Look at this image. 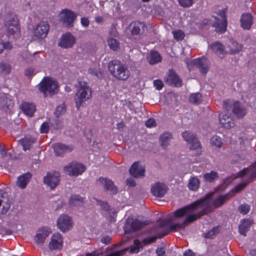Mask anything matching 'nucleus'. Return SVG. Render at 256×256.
<instances>
[{
	"instance_id": "1",
	"label": "nucleus",
	"mask_w": 256,
	"mask_h": 256,
	"mask_svg": "<svg viewBox=\"0 0 256 256\" xmlns=\"http://www.w3.org/2000/svg\"><path fill=\"white\" fill-rule=\"evenodd\" d=\"M212 203L211 196H206L204 198L177 210L174 213L175 218H180L184 216H186V218L182 222L172 224L170 230L171 231H176L178 230L184 229L185 227L210 212Z\"/></svg>"
},
{
	"instance_id": "2",
	"label": "nucleus",
	"mask_w": 256,
	"mask_h": 256,
	"mask_svg": "<svg viewBox=\"0 0 256 256\" xmlns=\"http://www.w3.org/2000/svg\"><path fill=\"white\" fill-rule=\"evenodd\" d=\"M108 68L110 74L118 80H126L130 76V72L127 66L120 61H110L108 64Z\"/></svg>"
},
{
	"instance_id": "3",
	"label": "nucleus",
	"mask_w": 256,
	"mask_h": 256,
	"mask_svg": "<svg viewBox=\"0 0 256 256\" xmlns=\"http://www.w3.org/2000/svg\"><path fill=\"white\" fill-rule=\"evenodd\" d=\"M78 90L76 94L74 100L78 110L82 106L84 102L88 100L92 96V90L86 82L78 83Z\"/></svg>"
},
{
	"instance_id": "4",
	"label": "nucleus",
	"mask_w": 256,
	"mask_h": 256,
	"mask_svg": "<svg viewBox=\"0 0 256 256\" xmlns=\"http://www.w3.org/2000/svg\"><path fill=\"white\" fill-rule=\"evenodd\" d=\"M40 90L44 96H52L57 94L58 91V85L56 81L48 77H44L38 84Z\"/></svg>"
},
{
	"instance_id": "5",
	"label": "nucleus",
	"mask_w": 256,
	"mask_h": 256,
	"mask_svg": "<svg viewBox=\"0 0 256 256\" xmlns=\"http://www.w3.org/2000/svg\"><path fill=\"white\" fill-rule=\"evenodd\" d=\"M223 108L228 114L231 112L238 118H244L246 114V110L238 101L227 100L223 102Z\"/></svg>"
},
{
	"instance_id": "6",
	"label": "nucleus",
	"mask_w": 256,
	"mask_h": 256,
	"mask_svg": "<svg viewBox=\"0 0 256 256\" xmlns=\"http://www.w3.org/2000/svg\"><path fill=\"white\" fill-rule=\"evenodd\" d=\"M4 28L8 36L20 34V26L18 18L16 16H14L6 20Z\"/></svg>"
},
{
	"instance_id": "7",
	"label": "nucleus",
	"mask_w": 256,
	"mask_h": 256,
	"mask_svg": "<svg viewBox=\"0 0 256 256\" xmlns=\"http://www.w3.org/2000/svg\"><path fill=\"white\" fill-rule=\"evenodd\" d=\"M131 35L135 39L144 36L147 30V26L144 22L138 20L132 22L128 26Z\"/></svg>"
},
{
	"instance_id": "8",
	"label": "nucleus",
	"mask_w": 256,
	"mask_h": 256,
	"mask_svg": "<svg viewBox=\"0 0 256 256\" xmlns=\"http://www.w3.org/2000/svg\"><path fill=\"white\" fill-rule=\"evenodd\" d=\"M49 30V24L46 22L42 21L34 27L32 34L37 39H43L46 38Z\"/></svg>"
},
{
	"instance_id": "9",
	"label": "nucleus",
	"mask_w": 256,
	"mask_h": 256,
	"mask_svg": "<svg viewBox=\"0 0 256 256\" xmlns=\"http://www.w3.org/2000/svg\"><path fill=\"white\" fill-rule=\"evenodd\" d=\"M86 170L85 166L76 162H72L64 167V172L71 176H78Z\"/></svg>"
},
{
	"instance_id": "10",
	"label": "nucleus",
	"mask_w": 256,
	"mask_h": 256,
	"mask_svg": "<svg viewBox=\"0 0 256 256\" xmlns=\"http://www.w3.org/2000/svg\"><path fill=\"white\" fill-rule=\"evenodd\" d=\"M60 20L64 25L67 28H72L74 22L76 18V15L72 10L65 9L60 13Z\"/></svg>"
},
{
	"instance_id": "11",
	"label": "nucleus",
	"mask_w": 256,
	"mask_h": 256,
	"mask_svg": "<svg viewBox=\"0 0 256 256\" xmlns=\"http://www.w3.org/2000/svg\"><path fill=\"white\" fill-rule=\"evenodd\" d=\"M57 226L62 232H67L72 227V220L68 216L61 214L57 220Z\"/></svg>"
},
{
	"instance_id": "12",
	"label": "nucleus",
	"mask_w": 256,
	"mask_h": 256,
	"mask_svg": "<svg viewBox=\"0 0 256 256\" xmlns=\"http://www.w3.org/2000/svg\"><path fill=\"white\" fill-rule=\"evenodd\" d=\"M145 226L144 222H140L137 219L128 218L126 222L124 230L126 233L130 234L142 229Z\"/></svg>"
},
{
	"instance_id": "13",
	"label": "nucleus",
	"mask_w": 256,
	"mask_h": 256,
	"mask_svg": "<svg viewBox=\"0 0 256 256\" xmlns=\"http://www.w3.org/2000/svg\"><path fill=\"white\" fill-rule=\"evenodd\" d=\"M184 139L190 146V149L191 150H197L200 147V144L196 136L188 131H185L182 134Z\"/></svg>"
},
{
	"instance_id": "14",
	"label": "nucleus",
	"mask_w": 256,
	"mask_h": 256,
	"mask_svg": "<svg viewBox=\"0 0 256 256\" xmlns=\"http://www.w3.org/2000/svg\"><path fill=\"white\" fill-rule=\"evenodd\" d=\"M165 81L168 85L172 86L181 87L182 85V80L173 70H169L168 76Z\"/></svg>"
},
{
	"instance_id": "15",
	"label": "nucleus",
	"mask_w": 256,
	"mask_h": 256,
	"mask_svg": "<svg viewBox=\"0 0 256 256\" xmlns=\"http://www.w3.org/2000/svg\"><path fill=\"white\" fill-rule=\"evenodd\" d=\"M168 188L164 183L156 182L152 186L151 192L155 196L162 198L166 193Z\"/></svg>"
},
{
	"instance_id": "16",
	"label": "nucleus",
	"mask_w": 256,
	"mask_h": 256,
	"mask_svg": "<svg viewBox=\"0 0 256 256\" xmlns=\"http://www.w3.org/2000/svg\"><path fill=\"white\" fill-rule=\"evenodd\" d=\"M60 174L58 173L54 174L48 173L47 175L44 178V182L49 186L51 189H54L60 182Z\"/></svg>"
},
{
	"instance_id": "17",
	"label": "nucleus",
	"mask_w": 256,
	"mask_h": 256,
	"mask_svg": "<svg viewBox=\"0 0 256 256\" xmlns=\"http://www.w3.org/2000/svg\"><path fill=\"white\" fill-rule=\"evenodd\" d=\"M98 182L106 190L110 192L112 194H116L118 192L117 187L114 185L113 182L111 180L106 178H100L98 180Z\"/></svg>"
},
{
	"instance_id": "18",
	"label": "nucleus",
	"mask_w": 256,
	"mask_h": 256,
	"mask_svg": "<svg viewBox=\"0 0 256 256\" xmlns=\"http://www.w3.org/2000/svg\"><path fill=\"white\" fill-rule=\"evenodd\" d=\"M75 42L74 37L70 34L66 33L62 36L58 45L62 48H67L72 47Z\"/></svg>"
},
{
	"instance_id": "19",
	"label": "nucleus",
	"mask_w": 256,
	"mask_h": 256,
	"mask_svg": "<svg viewBox=\"0 0 256 256\" xmlns=\"http://www.w3.org/2000/svg\"><path fill=\"white\" fill-rule=\"evenodd\" d=\"M242 48V46L234 40H230L227 46L225 47V52L230 54H234L239 52Z\"/></svg>"
},
{
	"instance_id": "20",
	"label": "nucleus",
	"mask_w": 256,
	"mask_h": 256,
	"mask_svg": "<svg viewBox=\"0 0 256 256\" xmlns=\"http://www.w3.org/2000/svg\"><path fill=\"white\" fill-rule=\"evenodd\" d=\"M218 14L222 17V20H218L214 24V26L216 32L222 34L225 32L227 27L226 16L224 11H220Z\"/></svg>"
},
{
	"instance_id": "21",
	"label": "nucleus",
	"mask_w": 256,
	"mask_h": 256,
	"mask_svg": "<svg viewBox=\"0 0 256 256\" xmlns=\"http://www.w3.org/2000/svg\"><path fill=\"white\" fill-rule=\"evenodd\" d=\"M130 173L134 178L144 176L145 170L140 162H134L129 170Z\"/></svg>"
},
{
	"instance_id": "22",
	"label": "nucleus",
	"mask_w": 256,
	"mask_h": 256,
	"mask_svg": "<svg viewBox=\"0 0 256 256\" xmlns=\"http://www.w3.org/2000/svg\"><path fill=\"white\" fill-rule=\"evenodd\" d=\"M50 231L48 228L40 229L34 237L35 242L38 245H42L44 242L45 239L50 234Z\"/></svg>"
},
{
	"instance_id": "23",
	"label": "nucleus",
	"mask_w": 256,
	"mask_h": 256,
	"mask_svg": "<svg viewBox=\"0 0 256 256\" xmlns=\"http://www.w3.org/2000/svg\"><path fill=\"white\" fill-rule=\"evenodd\" d=\"M54 153L56 156H62L64 154L70 152L73 148L70 146H67L61 143L55 144L53 145Z\"/></svg>"
},
{
	"instance_id": "24",
	"label": "nucleus",
	"mask_w": 256,
	"mask_h": 256,
	"mask_svg": "<svg viewBox=\"0 0 256 256\" xmlns=\"http://www.w3.org/2000/svg\"><path fill=\"white\" fill-rule=\"evenodd\" d=\"M228 114H221L219 116V120L222 127L229 129L234 126V120Z\"/></svg>"
},
{
	"instance_id": "25",
	"label": "nucleus",
	"mask_w": 256,
	"mask_h": 256,
	"mask_svg": "<svg viewBox=\"0 0 256 256\" xmlns=\"http://www.w3.org/2000/svg\"><path fill=\"white\" fill-rule=\"evenodd\" d=\"M62 246V240L60 234H54L51 238L49 243V248L50 250H60Z\"/></svg>"
},
{
	"instance_id": "26",
	"label": "nucleus",
	"mask_w": 256,
	"mask_h": 256,
	"mask_svg": "<svg viewBox=\"0 0 256 256\" xmlns=\"http://www.w3.org/2000/svg\"><path fill=\"white\" fill-rule=\"evenodd\" d=\"M192 64L200 68V72L204 74H206L208 71V60L204 57L200 58L194 60Z\"/></svg>"
},
{
	"instance_id": "27",
	"label": "nucleus",
	"mask_w": 256,
	"mask_h": 256,
	"mask_svg": "<svg viewBox=\"0 0 256 256\" xmlns=\"http://www.w3.org/2000/svg\"><path fill=\"white\" fill-rule=\"evenodd\" d=\"M241 26L244 30H250L253 24V17L250 13L242 14L240 20Z\"/></svg>"
},
{
	"instance_id": "28",
	"label": "nucleus",
	"mask_w": 256,
	"mask_h": 256,
	"mask_svg": "<svg viewBox=\"0 0 256 256\" xmlns=\"http://www.w3.org/2000/svg\"><path fill=\"white\" fill-rule=\"evenodd\" d=\"M32 174L27 172L19 176L17 178L16 186L21 189H24L31 179Z\"/></svg>"
},
{
	"instance_id": "29",
	"label": "nucleus",
	"mask_w": 256,
	"mask_h": 256,
	"mask_svg": "<svg viewBox=\"0 0 256 256\" xmlns=\"http://www.w3.org/2000/svg\"><path fill=\"white\" fill-rule=\"evenodd\" d=\"M253 224L252 220L248 218L242 220L238 226V232L241 235L244 236L249 230L250 228Z\"/></svg>"
},
{
	"instance_id": "30",
	"label": "nucleus",
	"mask_w": 256,
	"mask_h": 256,
	"mask_svg": "<svg viewBox=\"0 0 256 256\" xmlns=\"http://www.w3.org/2000/svg\"><path fill=\"white\" fill-rule=\"evenodd\" d=\"M248 172H250V176L247 180V183L252 181L253 178L256 176V162L250 166V169L248 168L243 169L238 172V175L239 176L242 177L244 176Z\"/></svg>"
},
{
	"instance_id": "31",
	"label": "nucleus",
	"mask_w": 256,
	"mask_h": 256,
	"mask_svg": "<svg viewBox=\"0 0 256 256\" xmlns=\"http://www.w3.org/2000/svg\"><path fill=\"white\" fill-rule=\"evenodd\" d=\"M84 204V198L78 194H72L70 200V204L72 206L80 208Z\"/></svg>"
},
{
	"instance_id": "32",
	"label": "nucleus",
	"mask_w": 256,
	"mask_h": 256,
	"mask_svg": "<svg viewBox=\"0 0 256 256\" xmlns=\"http://www.w3.org/2000/svg\"><path fill=\"white\" fill-rule=\"evenodd\" d=\"M36 138L31 136H27L18 140V142L22 146L23 150H26L30 148V146L36 142Z\"/></svg>"
},
{
	"instance_id": "33",
	"label": "nucleus",
	"mask_w": 256,
	"mask_h": 256,
	"mask_svg": "<svg viewBox=\"0 0 256 256\" xmlns=\"http://www.w3.org/2000/svg\"><path fill=\"white\" fill-rule=\"evenodd\" d=\"M210 48L213 52L220 57H223L225 52V48L223 44L218 42L212 43Z\"/></svg>"
},
{
	"instance_id": "34",
	"label": "nucleus",
	"mask_w": 256,
	"mask_h": 256,
	"mask_svg": "<svg viewBox=\"0 0 256 256\" xmlns=\"http://www.w3.org/2000/svg\"><path fill=\"white\" fill-rule=\"evenodd\" d=\"M232 196H233V195L230 194V192L220 196L213 201V204L215 208L220 207Z\"/></svg>"
},
{
	"instance_id": "35",
	"label": "nucleus",
	"mask_w": 256,
	"mask_h": 256,
	"mask_svg": "<svg viewBox=\"0 0 256 256\" xmlns=\"http://www.w3.org/2000/svg\"><path fill=\"white\" fill-rule=\"evenodd\" d=\"M22 109L23 112L28 116L32 117L36 109L32 104L24 103L22 104Z\"/></svg>"
},
{
	"instance_id": "36",
	"label": "nucleus",
	"mask_w": 256,
	"mask_h": 256,
	"mask_svg": "<svg viewBox=\"0 0 256 256\" xmlns=\"http://www.w3.org/2000/svg\"><path fill=\"white\" fill-rule=\"evenodd\" d=\"M147 59L150 64H154L162 60V56L158 52L152 50L148 56Z\"/></svg>"
},
{
	"instance_id": "37",
	"label": "nucleus",
	"mask_w": 256,
	"mask_h": 256,
	"mask_svg": "<svg viewBox=\"0 0 256 256\" xmlns=\"http://www.w3.org/2000/svg\"><path fill=\"white\" fill-rule=\"evenodd\" d=\"M200 185V180L196 176H192L188 180V187L190 190L196 191L198 189Z\"/></svg>"
},
{
	"instance_id": "38",
	"label": "nucleus",
	"mask_w": 256,
	"mask_h": 256,
	"mask_svg": "<svg viewBox=\"0 0 256 256\" xmlns=\"http://www.w3.org/2000/svg\"><path fill=\"white\" fill-rule=\"evenodd\" d=\"M172 138V135L169 132L163 133L160 138V144L162 147L166 148L170 144V140Z\"/></svg>"
},
{
	"instance_id": "39",
	"label": "nucleus",
	"mask_w": 256,
	"mask_h": 256,
	"mask_svg": "<svg viewBox=\"0 0 256 256\" xmlns=\"http://www.w3.org/2000/svg\"><path fill=\"white\" fill-rule=\"evenodd\" d=\"M204 180L208 182H213L218 178V176L217 172L211 171L210 172H206L204 174Z\"/></svg>"
},
{
	"instance_id": "40",
	"label": "nucleus",
	"mask_w": 256,
	"mask_h": 256,
	"mask_svg": "<svg viewBox=\"0 0 256 256\" xmlns=\"http://www.w3.org/2000/svg\"><path fill=\"white\" fill-rule=\"evenodd\" d=\"M11 70V66L8 62H0V73L6 75L10 74Z\"/></svg>"
},
{
	"instance_id": "41",
	"label": "nucleus",
	"mask_w": 256,
	"mask_h": 256,
	"mask_svg": "<svg viewBox=\"0 0 256 256\" xmlns=\"http://www.w3.org/2000/svg\"><path fill=\"white\" fill-rule=\"evenodd\" d=\"M202 94L199 92L192 94L189 98V101L195 104H198L202 102Z\"/></svg>"
},
{
	"instance_id": "42",
	"label": "nucleus",
	"mask_w": 256,
	"mask_h": 256,
	"mask_svg": "<svg viewBox=\"0 0 256 256\" xmlns=\"http://www.w3.org/2000/svg\"><path fill=\"white\" fill-rule=\"evenodd\" d=\"M219 233V228L218 226L214 227L211 230L205 234V238H214L216 235Z\"/></svg>"
},
{
	"instance_id": "43",
	"label": "nucleus",
	"mask_w": 256,
	"mask_h": 256,
	"mask_svg": "<svg viewBox=\"0 0 256 256\" xmlns=\"http://www.w3.org/2000/svg\"><path fill=\"white\" fill-rule=\"evenodd\" d=\"M108 43L110 48L114 50H116L118 48L119 42L116 39L112 38H109L108 40Z\"/></svg>"
},
{
	"instance_id": "44",
	"label": "nucleus",
	"mask_w": 256,
	"mask_h": 256,
	"mask_svg": "<svg viewBox=\"0 0 256 256\" xmlns=\"http://www.w3.org/2000/svg\"><path fill=\"white\" fill-rule=\"evenodd\" d=\"M212 144L218 148H220L222 146V142L220 137L217 136H213L210 139Z\"/></svg>"
},
{
	"instance_id": "45",
	"label": "nucleus",
	"mask_w": 256,
	"mask_h": 256,
	"mask_svg": "<svg viewBox=\"0 0 256 256\" xmlns=\"http://www.w3.org/2000/svg\"><path fill=\"white\" fill-rule=\"evenodd\" d=\"M246 185V183H241L238 184L234 188H232L229 192H230V194H234L236 193L240 192L243 190Z\"/></svg>"
},
{
	"instance_id": "46",
	"label": "nucleus",
	"mask_w": 256,
	"mask_h": 256,
	"mask_svg": "<svg viewBox=\"0 0 256 256\" xmlns=\"http://www.w3.org/2000/svg\"><path fill=\"white\" fill-rule=\"evenodd\" d=\"M174 38L176 40H182L185 36L184 33L181 30H178L172 32Z\"/></svg>"
},
{
	"instance_id": "47",
	"label": "nucleus",
	"mask_w": 256,
	"mask_h": 256,
	"mask_svg": "<svg viewBox=\"0 0 256 256\" xmlns=\"http://www.w3.org/2000/svg\"><path fill=\"white\" fill-rule=\"evenodd\" d=\"M180 5L183 8H189L194 3V0H178Z\"/></svg>"
},
{
	"instance_id": "48",
	"label": "nucleus",
	"mask_w": 256,
	"mask_h": 256,
	"mask_svg": "<svg viewBox=\"0 0 256 256\" xmlns=\"http://www.w3.org/2000/svg\"><path fill=\"white\" fill-rule=\"evenodd\" d=\"M66 110V108L64 106L60 105L56 107L54 113L56 116L58 118L59 116L64 114Z\"/></svg>"
},
{
	"instance_id": "49",
	"label": "nucleus",
	"mask_w": 256,
	"mask_h": 256,
	"mask_svg": "<svg viewBox=\"0 0 256 256\" xmlns=\"http://www.w3.org/2000/svg\"><path fill=\"white\" fill-rule=\"evenodd\" d=\"M238 210L240 214H246L250 210V206L248 204H242L238 207Z\"/></svg>"
},
{
	"instance_id": "50",
	"label": "nucleus",
	"mask_w": 256,
	"mask_h": 256,
	"mask_svg": "<svg viewBox=\"0 0 256 256\" xmlns=\"http://www.w3.org/2000/svg\"><path fill=\"white\" fill-rule=\"evenodd\" d=\"M12 47V46L9 42H0V54L2 53L4 48L10 49Z\"/></svg>"
},
{
	"instance_id": "51",
	"label": "nucleus",
	"mask_w": 256,
	"mask_h": 256,
	"mask_svg": "<svg viewBox=\"0 0 256 256\" xmlns=\"http://www.w3.org/2000/svg\"><path fill=\"white\" fill-rule=\"evenodd\" d=\"M172 220L173 219L172 218H169L166 220H164L158 224V227L160 228H164L168 224L170 223Z\"/></svg>"
},
{
	"instance_id": "52",
	"label": "nucleus",
	"mask_w": 256,
	"mask_h": 256,
	"mask_svg": "<svg viewBox=\"0 0 256 256\" xmlns=\"http://www.w3.org/2000/svg\"><path fill=\"white\" fill-rule=\"evenodd\" d=\"M154 86L158 90H160L164 86V84L161 80H154L153 82Z\"/></svg>"
},
{
	"instance_id": "53",
	"label": "nucleus",
	"mask_w": 256,
	"mask_h": 256,
	"mask_svg": "<svg viewBox=\"0 0 256 256\" xmlns=\"http://www.w3.org/2000/svg\"><path fill=\"white\" fill-rule=\"evenodd\" d=\"M146 126L148 128L154 127L156 126V123L154 119L149 118L146 122Z\"/></svg>"
},
{
	"instance_id": "54",
	"label": "nucleus",
	"mask_w": 256,
	"mask_h": 256,
	"mask_svg": "<svg viewBox=\"0 0 256 256\" xmlns=\"http://www.w3.org/2000/svg\"><path fill=\"white\" fill-rule=\"evenodd\" d=\"M34 68H31V67L28 68H26V70H25L24 75L26 77L30 78L34 75Z\"/></svg>"
},
{
	"instance_id": "55",
	"label": "nucleus",
	"mask_w": 256,
	"mask_h": 256,
	"mask_svg": "<svg viewBox=\"0 0 256 256\" xmlns=\"http://www.w3.org/2000/svg\"><path fill=\"white\" fill-rule=\"evenodd\" d=\"M157 238L158 237L156 236L149 237L144 239L142 242L144 243V244H148L154 242L157 239Z\"/></svg>"
},
{
	"instance_id": "56",
	"label": "nucleus",
	"mask_w": 256,
	"mask_h": 256,
	"mask_svg": "<svg viewBox=\"0 0 256 256\" xmlns=\"http://www.w3.org/2000/svg\"><path fill=\"white\" fill-rule=\"evenodd\" d=\"M10 202H4V204L2 206V208L1 210L2 214H6L8 210L10 209Z\"/></svg>"
},
{
	"instance_id": "57",
	"label": "nucleus",
	"mask_w": 256,
	"mask_h": 256,
	"mask_svg": "<svg viewBox=\"0 0 256 256\" xmlns=\"http://www.w3.org/2000/svg\"><path fill=\"white\" fill-rule=\"evenodd\" d=\"M49 130L48 124L47 122L43 123L40 126V132L42 133H48Z\"/></svg>"
},
{
	"instance_id": "58",
	"label": "nucleus",
	"mask_w": 256,
	"mask_h": 256,
	"mask_svg": "<svg viewBox=\"0 0 256 256\" xmlns=\"http://www.w3.org/2000/svg\"><path fill=\"white\" fill-rule=\"evenodd\" d=\"M156 254L158 256H166V250L164 248H158L156 250Z\"/></svg>"
},
{
	"instance_id": "59",
	"label": "nucleus",
	"mask_w": 256,
	"mask_h": 256,
	"mask_svg": "<svg viewBox=\"0 0 256 256\" xmlns=\"http://www.w3.org/2000/svg\"><path fill=\"white\" fill-rule=\"evenodd\" d=\"M22 58L27 62H31V58L33 56L27 54L26 52H24L22 54Z\"/></svg>"
},
{
	"instance_id": "60",
	"label": "nucleus",
	"mask_w": 256,
	"mask_h": 256,
	"mask_svg": "<svg viewBox=\"0 0 256 256\" xmlns=\"http://www.w3.org/2000/svg\"><path fill=\"white\" fill-rule=\"evenodd\" d=\"M112 240L111 237L108 236H103L101 239V242L106 244H108Z\"/></svg>"
},
{
	"instance_id": "61",
	"label": "nucleus",
	"mask_w": 256,
	"mask_h": 256,
	"mask_svg": "<svg viewBox=\"0 0 256 256\" xmlns=\"http://www.w3.org/2000/svg\"><path fill=\"white\" fill-rule=\"evenodd\" d=\"M103 254L104 252L102 251L99 252L98 250H95L91 253H87L86 256H99Z\"/></svg>"
},
{
	"instance_id": "62",
	"label": "nucleus",
	"mask_w": 256,
	"mask_h": 256,
	"mask_svg": "<svg viewBox=\"0 0 256 256\" xmlns=\"http://www.w3.org/2000/svg\"><path fill=\"white\" fill-rule=\"evenodd\" d=\"M81 24L84 27H88L89 26L90 21L88 18H81Z\"/></svg>"
},
{
	"instance_id": "63",
	"label": "nucleus",
	"mask_w": 256,
	"mask_h": 256,
	"mask_svg": "<svg viewBox=\"0 0 256 256\" xmlns=\"http://www.w3.org/2000/svg\"><path fill=\"white\" fill-rule=\"evenodd\" d=\"M0 154L2 158H4L7 155L6 149L4 146H0Z\"/></svg>"
},
{
	"instance_id": "64",
	"label": "nucleus",
	"mask_w": 256,
	"mask_h": 256,
	"mask_svg": "<svg viewBox=\"0 0 256 256\" xmlns=\"http://www.w3.org/2000/svg\"><path fill=\"white\" fill-rule=\"evenodd\" d=\"M184 256H196V254L191 250L188 249L184 253Z\"/></svg>"
}]
</instances>
